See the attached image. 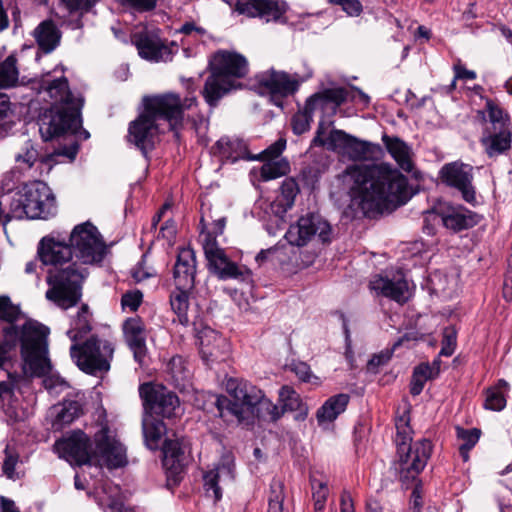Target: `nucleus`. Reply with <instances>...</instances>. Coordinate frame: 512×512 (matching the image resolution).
<instances>
[{"instance_id": "nucleus-1", "label": "nucleus", "mask_w": 512, "mask_h": 512, "mask_svg": "<svg viewBox=\"0 0 512 512\" xmlns=\"http://www.w3.org/2000/svg\"><path fill=\"white\" fill-rule=\"evenodd\" d=\"M351 208L365 216L390 212L409 199L407 179L388 164L351 165L339 176Z\"/></svg>"}, {"instance_id": "nucleus-2", "label": "nucleus", "mask_w": 512, "mask_h": 512, "mask_svg": "<svg viewBox=\"0 0 512 512\" xmlns=\"http://www.w3.org/2000/svg\"><path fill=\"white\" fill-rule=\"evenodd\" d=\"M37 255L44 265L51 266L46 277V299L63 310L76 306L81 300L88 271L79 265L77 259L73 261L71 243L53 236L43 237L38 244Z\"/></svg>"}, {"instance_id": "nucleus-3", "label": "nucleus", "mask_w": 512, "mask_h": 512, "mask_svg": "<svg viewBox=\"0 0 512 512\" xmlns=\"http://www.w3.org/2000/svg\"><path fill=\"white\" fill-rule=\"evenodd\" d=\"M197 104L194 95L181 100L178 94L169 92L143 98L144 112L130 123L129 141L142 151L151 149L158 134L157 120H165L171 129L182 124L184 111Z\"/></svg>"}, {"instance_id": "nucleus-4", "label": "nucleus", "mask_w": 512, "mask_h": 512, "mask_svg": "<svg viewBox=\"0 0 512 512\" xmlns=\"http://www.w3.org/2000/svg\"><path fill=\"white\" fill-rule=\"evenodd\" d=\"M49 328L29 319L22 326L5 325L0 343V368L9 360V353L21 346L23 372L26 376L44 375L50 367L48 357Z\"/></svg>"}, {"instance_id": "nucleus-5", "label": "nucleus", "mask_w": 512, "mask_h": 512, "mask_svg": "<svg viewBox=\"0 0 512 512\" xmlns=\"http://www.w3.org/2000/svg\"><path fill=\"white\" fill-rule=\"evenodd\" d=\"M42 88L53 100L52 106L45 110L39 119L42 139L49 141L67 133H75L82 125L83 97L73 95L65 77L46 81Z\"/></svg>"}, {"instance_id": "nucleus-6", "label": "nucleus", "mask_w": 512, "mask_h": 512, "mask_svg": "<svg viewBox=\"0 0 512 512\" xmlns=\"http://www.w3.org/2000/svg\"><path fill=\"white\" fill-rule=\"evenodd\" d=\"M225 388L230 399L217 396L215 400L221 417L230 414L240 423H249L255 418L274 422L280 418L279 407L249 381L231 377L226 380Z\"/></svg>"}, {"instance_id": "nucleus-7", "label": "nucleus", "mask_w": 512, "mask_h": 512, "mask_svg": "<svg viewBox=\"0 0 512 512\" xmlns=\"http://www.w3.org/2000/svg\"><path fill=\"white\" fill-rule=\"evenodd\" d=\"M210 65L212 73L202 94L207 104L215 107L225 94L240 87L238 80L247 76L249 64L242 54L221 50L213 55Z\"/></svg>"}, {"instance_id": "nucleus-8", "label": "nucleus", "mask_w": 512, "mask_h": 512, "mask_svg": "<svg viewBox=\"0 0 512 512\" xmlns=\"http://www.w3.org/2000/svg\"><path fill=\"white\" fill-rule=\"evenodd\" d=\"M56 199L51 188L42 181L24 184L12 192L10 219H47L56 213Z\"/></svg>"}, {"instance_id": "nucleus-9", "label": "nucleus", "mask_w": 512, "mask_h": 512, "mask_svg": "<svg viewBox=\"0 0 512 512\" xmlns=\"http://www.w3.org/2000/svg\"><path fill=\"white\" fill-rule=\"evenodd\" d=\"M325 133L326 127L323 124L318 125L312 145L341 153L352 161H372L378 159L382 154L379 144L360 140L343 130L333 129L324 139Z\"/></svg>"}, {"instance_id": "nucleus-10", "label": "nucleus", "mask_w": 512, "mask_h": 512, "mask_svg": "<svg viewBox=\"0 0 512 512\" xmlns=\"http://www.w3.org/2000/svg\"><path fill=\"white\" fill-rule=\"evenodd\" d=\"M70 353L82 371L94 375L110 369L114 345L107 339L92 336L83 344H73Z\"/></svg>"}, {"instance_id": "nucleus-11", "label": "nucleus", "mask_w": 512, "mask_h": 512, "mask_svg": "<svg viewBox=\"0 0 512 512\" xmlns=\"http://www.w3.org/2000/svg\"><path fill=\"white\" fill-rule=\"evenodd\" d=\"M71 247L79 265H95L103 261L107 246L91 222L76 225L70 233Z\"/></svg>"}, {"instance_id": "nucleus-12", "label": "nucleus", "mask_w": 512, "mask_h": 512, "mask_svg": "<svg viewBox=\"0 0 512 512\" xmlns=\"http://www.w3.org/2000/svg\"><path fill=\"white\" fill-rule=\"evenodd\" d=\"M92 464L106 466L109 469L123 467L127 464L126 448L106 425L94 435Z\"/></svg>"}, {"instance_id": "nucleus-13", "label": "nucleus", "mask_w": 512, "mask_h": 512, "mask_svg": "<svg viewBox=\"0 0 512 512\" xmlns=\"http://www.w3.org/2000/svg\"><path fill=\"white\" fill-rule=\"evenodd\" d=\"M331 226L319 214L308 213L290 225L285 233V239L290 245L303 247L313 237H318L323 243L330 241Z\"/></svg>"}, {"instance_id": "nucleus-14", "label": "nucleus", "mask_w": 512, "mask_h": 512, "mask_svg": "<svg viewBox=\"0 0 512 512\" xmlns=\"http://www.w3.org/2000/svg\"><path fill=\"white\" fill-rule=\"evenodd\" d=\"M139 394L147 413L154 412L166 418L175 417L180 412L177 395L160 384L144 383Z\"/></svg>"}, {"instance_id": "nucleus-15", "label": "nucleus", "mask_w": 512, "mask_h": 512, "mask_svg": "<svg viewBox=\"0 0 512 512\" xmlns=\"http://www.w3.org/2000/svg\"><path fill=\"white\" fill-rule=\"evenodd\" d=\"M55 453L70 464H92L93 448L90 438L83 431H73L54 444Z\"/></svg>"}, {"instance_id": "nucleus-16", "label": "nucleus", "mask_w": 512, "mask_h": 512, "mask_svg": "<svg viewBox=\"0 0 512 512\" xmlns=\"http://www.w3.org/2000/svg\"><path fill=\"white\" fill-rule=\"evenodd\" d=\"M441 181L460 192L462 199L476 206L477 196L473 185V167L459 161L445 164L439 171Z\"/></svg>"}, {"instance_id": "nucleus-17", "label": "nucleus", "mask_w": 512, "mask_h": 512, "mask_svg": "<svg viewBox=\"0 0 512 512\" xmlns=\"http://www.w3.org/2000/svg\"><path fill=\"white\" fill-rule=\"evenodd\" d=\"M398 470L402 482L414 480L425 468L431 456L432 444L427 439H421L406 446L405 451H397Z\"/></svg>"}, {"instance_id": "nucleus-18", "label": "nucleus", "mask_w": 512, "mask_h": 512, "mask_svg": "<svg viewBox=\"0 0 512 512\" xmlns=\"http://www.w3.org/2000/svg\"><path fill=\"white\" fill-rule=\"evenodd\" d=\"M202 226L200 232V242L208 262L210 271L214 272L221 264L228 260L225 250L219 245L217 237L221 236L224 232L226 225V218L220 217L212 221L211 227L205 223V216L203 215L200 220Z\"/></svg>"}, {"instance_id": "nucleus-19", "label": "nucleus", "mask_w": 512, "mask_h": 512, "mask_svg": "<svg viewBox=\"0 0 512 512\" xmlns=\"http://www.w3.org/2000/svg\"><path fill=\"white\" fill-rule=\"evenodd\" d=\"M255 81L263 93L272 98H284L294 94L299 87L298 74H289L285 71L270 68L255 76Z\"/></svg>"}, {"instance_id": "nucleus-20", "label": "nucleus", "mask_w": 512, "mask_h": 512, "mask_svg": "<svg viewBox=\"0 0 512 512\" xmlns=\"http://www.w3.org/2000/svg\"><path fill=\"white\" fill-rule=\"evenodd\" d=\"M235 10L247 17L276 22L286 13L287 4L282 0H237Z\"/></svg>"}, {"instance_id": "nucleus-21", "label": "nucleus", "mask_w": 512, "mask_h": 512, "mask_svg": "<svg viewBox=\"0 0 512 512\" xmlns=\"http://www.w3.org/2000/svg\"><path fill=\"white\" fill-rule=\"evenodd\" d=\"M141 58L152 62L170 61L173 51L159 36L150 32L137 33L132 38Z\"/></svg>"}, {"instance_id": "nucleus-22", "label": "nucleus", "mask_w": 512, "mask_h": 512, "mask_svg": "<svg viewBox=\"0 0 512 512\" xmlns=\"http://www.w3.org/2000/svg\"><path fill=\"white\" fill-rule=\"evenodd\" d=\"M369 287L377 295H382L398 303H405L411 297L408 282L400 273L392 278L376 275L371 279Z\"/></svg>"}, {"instance_id": "nucleus-23", "label": "nucleus", "mask_w": 512, "mask_h": 512, "mask_svg": "<svg viewBox=\"0 0 512 512\" xmlns=\"http://www.w3.org/2000/svg\"><path fill=\"white\" fill-rule=\"evenodd\" d=\"M443 226L453 232L467 230L480 221V216L462 205L445 204L439 208Z\"/></svg>"}, {"instance_id": "nucleus-24", "label": "nucleus", "mask_w": 512, "mask_h": 512, "mask_svg": "<svg viewBox=\"0 0 512 512\" xmlns=\"http://www.w3.org/2000/svg\"><path fill=\"white\" fill-rule=\"evenodd\" d=\"M183 438L166 439L163 442V466L167 471L168 479L175 483L179 481L187 462Z\"/></svg>"}, {"instance_id": "nucleus-25", "label": "nucleus", "mask_w": 512, "mask_h": 512, "mask_svg": "<svg viewBox=\"0 0 512 512\" xmlns=\"http://www.w3.org/2000/svg\"><path fill=\"white\" fill-rule=\"evenodd\" d=\"M124 339L133 352L134 359L143 364L147 354L146 330L139 317L128 318L122 326Z\"/></svg>"}, {"instance_id": "nucleus-26", "label": "nucleus", "mask_w": 512, "mask_h": 512, "mask_svg": "<svg viewBox=\"0 0 512 512\" xmlns=\"http://www.w3.org/2000/svg\"><path fill=\"white\" fill-rule=\"evenodd\" d=\"M196 274V257L193 249L181 248L177 255L173 276L175 285L193 288Z\"/></svg>"}, {"instance_id": "nucleus-27", "label": "nucleus", "mask_w": 512, "mask_h": 512, "mask_svg": "<svg viewBox=\"0 0 512 512\" xmlns=\"http://www.w3.org/2000/svg\"><path fill=\"white\" fill-rule=\"evenodd\" d=\"M198 341L202 359L206 364L224 359L222 349L227 347V343L218 332L204 327L198 332Z\"/></svg>"}, {"instance_id": "nucleus-28", "label": "nucleus", "mask_w": 512, "mask_h": 512, "mask_svg": "<svg viewBox=\"0 0 512 512\" xmlns=\"http://www.w3.org/2000/svg\"><path fill=\"white\" fill-rule=\"evenodd\" d=\"M203 479L206 493L212 496L215 501H218L222 497L221 486L230 483L234 479L233 465L230 463L219 464L214 469L206 472Z\"/></svg>"}, {"instance_id": "nucleus-29", "label": "nucleus", "mask_w": 512, "mask_h": 512, "mask_svg": "<svg viewBox=\"0 0 512 512\" xmlns=\"http://www.w3.org/2000/svg\"><path fill=\"white\" fill-rule=\"evenodd\" d=\"M214 155L221 160L235 162L247 157L248 150L245 142L238 137L223 136L213 146Z\"/></svg>"}, {"instance_id": "nucleus-30", "label": "nucleus", "mask_w": 512, "mask_h": 512, "mask_svg": "<svg viewBox=\"0 0 512 512\" xmlns=\"http://www.w3.org/2000/svg\"><path fill=\"white\" fill-rule=\"evenodd\" d=\"M349 98V91L342 87L325 89L309 98V105L317 110L331 109L335 113L338 107Z\"/></svg>"}, {"instance_id": "nucleus-31", "label": "nucleus", "mask_w": 512, "mask_h": 512, "mask_svg": "<svg viewBox=\"0 0 512 512\" xmlns=\"http://www.w3.org/2000/svg\"><path fill=\"white\" fill-rule=\"evenodd\" d=\"M486 134L481 141L489 157L498 156L511 148L512 132L510 128L491 130L487 126Z\"/></svg>"}, {"instance_id": "nucleus-32", "label": "nucleus", "mask_w": 512, "mask_h": 512, "mask_svg": "<svg viewBox=\"0 0 512 512\" xmlns=\"http://www.w3.org/2000/svg\"><path fill=\"white\" fill-rule=\"evenodd\" d=\"M52 427L61 430L82 414V405L76 400H66L51 409Z\"/></svg>"}, {"instance_id": "nucleus-33", "label": "nucleus", "mask_w": 512, "mask_h": 512, "mask_svg": "<svg viewBox=\"0 0 512 512\" xmlns=\"http://www.w3.org/2000/svg\"><path fill=\"white\" fill-rule=\"evenodd\" d=\"M348 394L340 393L327 399L318 409L316 417L319 425L332 423L341 413H343L349 403Z\"/></svg>"}, {"instance_id": "nucleus-34", "label": "nucleus", "mask_w": 512, "mask_h": 512, "mask_svg": "<svg viewBox=\"0 0 512 512\" xmlns=\"http://www.w3.org/2000/svg\"><path fill=\"white\" fill-rule=\"evenodd\" d=\"M279 402L282 407L280 417L287 411L296 412V420H304L308 415V407L302 401L300 395L290 386H283L279 390Z\"/></svg>"}, {"instance_id": "nucleus-35", "label": "nucleus", "mask_w": 512, "mask_h": 512, "mask_svg": "<svg viewBox=\"0 0 512 512\" xmlns=\"http://www.w3.org/2000/svg\"><path fill=\"white\" fill-rule=\"evenodd\" d=\"M382 141L390 155L397 162L401 169L410 172L413 168L410 147L398 137L383 135Z\"/></svg>"}, {"instance_id": "nucleus-36", "label": "nucleus", "mask_w": 512, "mask_h": 512, "mask_svg": "<svg viewBox=\"0 0 512 512\" xmlns=\"http://www.w3.org/2000/svg\"><path fill=\"white\" fill-rule=\"evenodd\" d=\"M142 431L146 446L150 450H157L161 447L162 437L166 434L167 428L162 420L150 414L143 417Z\"/></svg>"}, {"instance_id": "nucleus-37", "label": "nucleus", "mask_w": 512, "mask_h": 512, "mask_svg": "<svg viewBox=\"0 0 512 512\" xmlns=\"http://www.w3.org/2000/svg\"><path fill=\"white\" fill-rule=\"evenodd\" d=\"M34 36L39 48L45 53H50L58 46L61 33L52 21L46 20L38 25Z\"/></svg>"}, {"instance_id": "nucleus-38", "label": "nucleus", "mask_w": 512, "mask_h": 512, "mask_svg": "<svg viewBox=\"0 0 512 512\" xmlns=\"http://www.w3.org/2000/svg\"><path fill=\"white\" fill-rule=\"evenodd\" d=\"M192 289L175 285V289L170 294L171 308L177 314L181 324L188 323L189 293Z\"/></svg>"}, {"instance_id": "nucleus-39", "label": "nucleus", "mask_w": 512, "mask_h": 512, "mask_svg": "<svg viewBox=\"0 0 512 512\" xmlns=\"http://www.w3.org/2000/svg\"><path fill=\"white\" fill-rule=\"evenodd\" d=\"M90 320L91 313L88 305H81L73 320L72 328L67 332L69 338L72 341H77L87 334L91 330Z\"/></svg>"}, {"instance_id": "nucleus-40", "label": "nucleus", "mask_w": 512, "mask_h": 512, "mask_svg": "<svg viewBox=\"0 0 512 512\" xmlns=\"http://www.w3.org/2000/svg\"><path fill=\"white\" fill-rule=\"evenodd\" d=\"M18 80L17 59L14 55H9L4 61L0 62V89L14 87Z\"/></svg>"}, {"instance_id": "nucleus-41", "label": "nucleus", "mask_w": 512, "mask_h": 512, "mask_svg": "<svg viewBox=\"0 0 512 512\" xmlns=\"http://www.w3.org/2000/svg\"><path fill=\"white\" fill-rule=\"evenodd\" d=\"M396 437L395 443L397 451H405L406 446L412 444V429L410 427V417L407 411H404L402 415L398 416L395 420Z\"/></svg>"}, {"instance_id": "nucleus-42", "label": "nucleus", "mask_w": 512, "mask_h": 512, "mask_svg": "<svg viewBox=\"0 0 512 512\" xmlns=\"http://www.w3.org/2000/svg\"><path fill=\"white\" fill-rule=\"evenodd\" d=\"M290 172V163L286 158L265 160L260 169L262 180L269 181L287 175Z\"/></svg>"}, {"instance_id": "nucleus-43", "label": "nucleus", "mask_w": 512, "mask_h": 512, "mask_svg": "<svg viewBox=\"0 0 512 512\" xmlns=\"http://www.w3.org/2000/svg\"><path fill=\"white\" fill-rule=\"evenodd\" d=\"M213 273L221 280L236 279L245 281L251 275L248 268L238 265L237 263L231 261L229 258Z\"/></svg>"}, {"instance_id": "nucleus-44", "label": "nucleus", "mask_w": 512, "mask_h": 512, "mask_svg": "<svg viewBox=\"0 0 512 512\" xmlns=\"http://www.w3.org/2000/svg\"><path fill=\"white\" fill-rule=\"evenodd\" d=\"M317 109L309 105V99L306 101L303 111L297 112L291 120L293 132L297 135L303 134L310 129L312 115Z\"/></svg>"}, {"instance_id": "nucleus-45", "label": "nucleus", "mask_w": 512, "mask_h": 512, "mask_svg": "<svg viewBox=\"0 0 512 512\" xmlns=\"http://www.w3.org/2000/svg\"><path fill=\"white\" fill-rule=\"evenodd\" d=\"M283 483L279 480H273L270 485V495L268 500L267 512H283Z\"/></svg>"}, {"instance_id": "nucleus-46", "label": "nucleus", "mask_w": 512, "mask_h": 512, "mask_svg": "<svg viewBox=\"0 0 512 512\" xmlns=\"http://www.w3.org/2000/svg\"><path fill=\"white\" fill-rule=\"evenodd\" d=\"M21 311L15 306L9 297H0V320L7 322L6 325H15L14 323L20 319Z\"/></svg>"}, {"instance_id": "nucleus-47", "label": "nucleus", "mask_w": 512, "mask_h": 512, "mask_svg": "<svg viewBox=\"0 0 512 512\" xmlns=\"http://www.w3.org/2000/svg\"><path fill=\"white\" fill-rule=\"evenodd\" d=\"M299 191L300 190L297 182L293 178H287L281 185V194L277 197V199L285 202L286 207L292 208Z\"/></svg>"}, {"instance_id": "nucleus-48", "label": "nucleus", "mask_w": 512, "mask_h": 512, "mask_svg": "<svg viewBox=\"0 0 512 512\" xmlns=\"http://www.w3.org/2000/svg\"><path fill=\"white\" fill-rule=\"evenodd\" d=\"M488 116H489V127L491 130H498L502 128H510L508 123L507 115L504 114L503 110L492 102L487 103Z\"/></svg>"}, {"instance_id": "nucleus-49", "label": "nucleus", "mask_w": 512, "mask_h": 512, "mask_svg": "<svg viewBox=\"0 0 512 512\" xmlns=\"http://www.w3.org/2000/svg\"><path fill=\"white\" fill-rule=\"evenodd\" d=\"M311 484L313 489L312 499L314 510L315 512H322L329 495V489L324 482L313 480Z\"/></svg>"}, {"instance_id": "nucleus-50", "label": "nucleus", "mask_w": 512, "mask_h": 512, "mask_svg": "<svg viewBox=\"0 0 512 512\" xmlns=\"http://www.w3.org/2000/svg\"><path fill=\"white\" fill-rule=\"evenodd\" d=\"M484 406L486 409L493 411H501L505 408L506 399L498 387L487 390Z\"/></svg>"}, {"instance_id": "nucleus-51", "label": "nucleus", "mask_w": 512, "mask_h": 512, "mask_svg": "<svg viewBox=\"0 0 512 512\" xmlns=\"http://www.w3.org/2000/svg\"><path fill=\"white\" fill-rule=\"evenodd\" d=\"M51 370V366L45 372L44 375H40L39 377H44L43 379V385L46 390H48L50 393L59 394L65 389L69 387L68 383L61 378L59 375L51 374L47 375Z\"/></svg>"}, {"instance_id": "nucleus-52", "label": "nucleus", "mask_w": 512, "mask_h": 512, "mask_svg": "<svg viewBox=\"0 0 512 512\" xmlns=\"http://www.w3.org/2000/svg\"><path fill=\"white\" fill-rule=\"evenodd\" d=\"M457 346V333L453 327H446L443 331L442 347L440 350L441 356H451Z\"/></svg>"}, {"instance_id": "nucleus-53", "label": "nucleus", "mask_w": 512, "mask_h": 512, "mask_svg": "<svg viewBox=\"0 0 512 512\" xmlns=\"http://www.w3.org/2000/svg\"><path fill=\"white\" fill-rule=\"evenodd\" d=\"M457 437L462 443L459 446L472 449L480 438L481 431L477 428L463 429L460 427L456 428Z\"/></svg>"}, {"instance_id": "nucleus-54", "label": "nucleus", "mask_w": 512, "mask_h": 512, "mask_svg": "<svg viewBox=\"0 0 512 512\" xmlns=\"http://www.w3.org/2000/svg\"><path fill=\"white\" fill-rule=\"evenodd\" d=\"M286 139L284 137H280L277 141H275L273 144L268 146L264 151H262L258 159L260 160H276L280 159V155L286 148Z\"/></svg>"}, {"instance_id": "nucleus-55", "label": "nucleus", "mask_w": 512, "mask_h": 512, "mask_svg": "<svg viewBox=\"0 0 512 512\" xmlns=\"http://www.w3.org/2000/svg\"><path fill=\"white\" fill-rule=\"evenodd\" d=\"M4 453H5V458H4L3 466H2L3 473L9 479H16L17 474L15 472V467L18 463L19 456H18V454L11 451L8 446L6 447Z\"/></svg>"}, {"instance_id": "nucleus-56", "label": "nucleus", "mask_w": 512, "mask_h": 512, "mask_svg": "<svg viewBox=\"0 0 512 512\" xmlns=\"http://www.w3.org/2000/svg\"><path fill=\"white\" fill-rule=\"evenodd\" d=\"M15 380L9 374L5 381H0V405L10 403L15 395Z\"/></svg>"}, {"instance_id": "nucleus-57", "label": "nucleus", "mask_w": 512, "mask_h": 512, "mask_svg": "<svg viewBox=\"0 0 512 512\" xmlns=\"http://www.w3.org/2000/svg\"><path fill=\"white\" fill-rule=\"evenodd\" d=\"M142 302V293L140 291L125 293L121 298V305L123 309H129L134 312L138 309Z\"/></svg>"}, {"instance_id": "nucleus-58", "label": "nucleus", "mask_w": 512, "mask_h": 512, "mask_svg": "<svg viewBox=\"0 0 512 512\" xmlns=\"http://www.w3.org/2000/svg\"><path fill=\"white\" fill-rule=\"evenodd\" d=\"M269 209L271 214L275 217L276 225L279 226L280 223H284L285 214L291 208L286 207L285 202H282L276 198L273 202L270 203Z\"/></svg>"}, {"instance_id": "nucleus-59", "label": "nucleus", "mask_w": 512, "mask_h": 512, "mask_svg": "<svg viewBox=\"0 0 512 512\" xmlns=\"http://www.w3.org/2000/svg\"><path fill=\"white\" fill-rule=\"evenodd\" d=\"M158 0H121L126 7L139 12L150 11L155 8Z\"/></svg>"}, {"instance_id": "nucleus-60", "label": "nucleus", "mask_w": 512, "mask_h": 512, "mask_svg": "<svg viewBox=\"0 0 512 512\" xmlns=\"http://www.w3.org/2000/svg\"><path fill=\"white\" fill-rule=\"evenodd\" d=\"M37 158V150L33 147L32 144L28 143L25 147L24 153L18 154L15 159L17 162H23L27 165L28 168H30L33 166Z\"/></svg>"}, {"instance_id": "nucleus-61", "label": "nucleus", "mask_w": 512, "mask_h": 512, "mask_svg": "<svg viewBox=\"0 0 512 512\" xmlns=\"http://www.w3.org/2000/svg\"><path fill=\"white\" fill-rule=\"evenodd\" d=\"M169 369L172 373L173 378L177 383L183 381L187 375L186 372L182 368V359L181 357H173L169 362Z\"/></svg>"}, {"instance_id": "nucleus-62", "label": "nucleus", "mask_w": 512, "mask_h": 512, "mask_svg": "<svg viewBox=\"0 0 512 512\" xmlns=\"http://www.w3.org/2000/svg\"><path fill=\"white\" fill-rule=\"evenodd\" d=\"M11 198L12 192L2 196V198L0 199V223L3 225L4 228L10 221L13 220L8 217Z\"/></svg>"}, {"instance_id": "nucleus-63", "label": "nucleus", "mask_w": 512, "mask_h": 512, "mask_svg": "<svg viewBox=\"0 0 512 512\" xmlns=\"http://www.w3.org/2000/svg\"><path fill=\"white\" fill-rule=\"evenodd\" d=\"M391 358V353L389 351H383L379 354L374 355L367 364V369L372 372H376V370L386 364Z\"/></svg>"}, {"instance_id": "nucleus-64", "label": "nucleus", "mask_w": 512, "mask_h": 512, "mask_svg": "<svg viewBox=\"0 0 512 512\" xmlns=\"http://www.w3.org/2000/svg\"><path fill=\"white\" fill-rule=\"evenodd\" d=\"M341 8L349 17H358L363 12L362 3L359 0H346Z\"/></svg>"}]
</instances>
